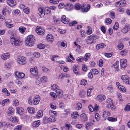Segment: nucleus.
<instances>
[{"instance_id":"f257e3e1","label":"nucleus","mask_w":130,"mask_h":130,"mask_svg":"<svg viewBox=\"0 0 130 130\" xmlns=\"http://www.w3.org/2000/svg\"><path fill=\"white\" fill-rule=\"evenodd\" d=\"M35 42V38L33 35L28 36L25 39V42L26 45L28 46L31 47L33 46Z\"/></svg>"},{"instance_id":"f03ea898","label":"nucleus","mask_w":130,"mask_h":130,"mask_svg":"<svg viewBox=\"0 0 130 130\" xmlns=\"http://www.w3.org/2000/svg\"><path fill=\"white\" fill-rule=\"evenodd\" d=\"M87 7H85L84 6V5H81L78 3H77L75 5V9L77 10H80L81 11L83 12H87L89 10L90 6L88 4L87 5Z\"/></svg>"},{"instance_id":"7ed1b4c3","label":"nucleus","mask_w":130,"mask_h":130,"mask_svg":"<svg viewBox=\"0 0 130 130\" xmlns=\"http://www.w3.org/2000/svg\"><path fill=\"white\" fill-rule=\"evenodd\" d=\"M98 38V36H97L94 34H92L87 37V38L86 40V41L87 44L90 45L94 42V40Z\"/></svg>"},{"instance_id":"20e7f679","label":"nucleus","mask_w":130,"mask_h":130,"mask_svg":"<svg viewBox=\"0 0 130 130\" xmlns=\"http://www.w3.org/2000/svg\"><path fill=\"white\" fill-rule=\"evenodd\" d=\"M10 40L11 44L13 46H19L20 45L19 39L15 38L13 35H12L11 36Z\"/></svg>"},{"instance_id":"39448f33","label":"nucleus","mask_w":130,"mask_h":130,"mask_svg":"<svg viewBox=\"0 0 130 130\" xmlns=\"http://www.w3.org/2000/svg\"><path fill=\"white\" fill-rule=\"evenodd\" d=\"M56 120V118L54 117L51 116L49 118L46 117H44L43 120V122L44 124H46L50 122H54Z\"/></svg>"},{"instance_id":"423d86ee","label":"nucleus","mask_w":130,"mask_h":130,"mask_svg":"<svg viewBox=\"0 0 130 130\" xmlns=\"http://www.w3.org/2000/svg\"><path fill=\"white\" fill-rule=\"evenodd\" d=\"M26 58L24 56H20L17 59L18 63L20 64L24 65L26 63Z\"/></svg>"},{"instance_id":"0eeeda50","label":"nucleus","mask_w":130,"mask_h":130,"mask_svg":"<svg viewBox=\"0 0 130 130\" xmlns=\"http://www.w3.org/2000/svg\"><path fill=\"white\" fill-rule=\"evenodd\" d=\"M36 31L38 35H43L45 32L43 28L40 26L37 27Z\"/></svg>"},{"instance_id":"6e6552de","label":"nucleus","mask_w":130,"mask_h":130,"mask_svg":"<svg viewBox=\"0 0 130 130\" xmlns=\"http://www.w3.org/2000/svg\"><path fill=\"white\" fill-rule=\"evenodd\" d=\"M73 5L70 3H67L65 5L64 9L67 11L72 10L73 9Z\"/></svg>"},{"instance_id":"1a4fd4ad","label":"nucleus","mask_w":130,"mask_h":130,"mask_svg":"<svg viewBox=\"0 0 130 130\" xmlns=\"http://www.w3.org/2000/svg\"><path fill=\"white\" fill-rule=\"evenodd\" d=\"M40 100V98L39 96L37 95L35 96L33 100V104L35 105L39 103Z\"/></svg>"},{"instance_id":"9d476101","label":"nucleus","mask_w":130,"mask_h":130,"mask_svg":"<svg viewBox=\"0 0 130 130\" xmlns=\"http://www.w3.org/2000/svg\"><path fill=\"white\" fill-rule=\"evenodd\" d=\"M30 71L31 74L33 76H37L38 74V70L36 67H35L34 68H31Z\"/></svg>"},{"instance_id":"9b49d317","label":"nucleus","mask_w":130,"mask_h":130,"mask_svg":"<svg viewBox=\"0 0 130 130\" xmlns=\"http://www.w3.org/2000/svg\"><path fill=\"white\" fill-rule=\"evenodd\" d=\"M72 70L75 74L77 75H80L79 73L78 72L79 68L78 66L75 65H74L72 67Z\"/></svg>"},{"instance_id":"f8f14e48","label":"nucleus","mask_w":130,"mask_h":130,"mask_svg":"<svg viewBox=\"0 0 130 130\" xmlns=\"http://www.w3.org/2000/svg\"><path fill=\"white\" fill-rule=\"evenodd\" d=\"M7 3L8 5L11 7L15 6L16 4L15 0H7Z\"/></svg>"},{"instance_id":"ddd939ff","label":"nucleus","mask_w":130,"mask_h":130,"mask_svg":"<svg viewBox=\"0 0 130 130\" xmlns=\"http://www.w3.org/2000/svg\"><path fill=\"white\" fill-rule=\"evenodd\" d=\"M121 0L119 2H117L115 3V5L117 7H121L122 6V5L121 3ZM117 11L120 12H122V8L120 7L117 10Z\"/></svg>"},{"instance_id":"4468645a","label":"nucleus","mask_w":130,"mask_h":130,"mask_svg":"<svg viewBox=\"0 0 130 130\" xmlns=\"http://www.w3.org/2000/svg\"><path fill=\"white\" fill-rule=\"evenodd\" d=\"M61 21L63 23L66 24H68L69 22V19L66 18V16L64 15L62 16L61 18Z\"/></svg>"},{"instance_id":"2eb2a0df","label":"nucleus","mask_w":130,"mask_h":130,"mask_svg":"<svg viewBox=\"0 0 130 130\" xmlns=\"http://www.w3.org/2000/svg\"><path fill=\"white\" fill-rule=\"evenodd\" d=\"M16 112L20 115H22L24 112V109L22 107H16Z\"/></svg>"},{"instance_id":"dca6fc26","label":"nucleus","mask_w":130,"mask_h":130,"mask_svg":"<svg viewBox=\"0 0 130 130\" xmlns=\"http://www.w3.org/2000/svg\"><path fill=\"white\" fill-rule=\"evenodd\" d=\"M10 56V54L9 53H5L2 54L1 58L2 59L6 60L8 59Z\"/></svg>"},{"instance_id":"f3484780","label":"nucleus","mask_w":130,"mask_h":130,"mask_svg":"<svg viewBox=\"0 0 130 130\" xmlns=\"http://www.w3.org/2000/svg\"><path fill=\"white\" fill-rule=\"evenodd\" d=\"M16 76L19 78L22 79L25 76V74L22 72H20L17 71L15 73Z\"/></svg>"},{"instance_id":"a211bd4d","label":"nucleus","mask_w":130,"mask_h":130,"mask_svg":"<svg viewBox=\"0 0 130 130\" xmlns=\"http://www.w3.org/2000/svg\"><path fill=\"white\" fill-rule=\"evenodd\" d=\"M56 92L57 96L59 98H61L63 96V92L62 91L58 89L56 90Z\"/></svg>"},{"instance_id":"6ab92c4d","label":"nucleus","mask_w":130,"mask_h":130,"mask_svg":"<svg viewBox=\"0 0 130 130\" xmlns=\"http://www.w3.org/2000/svg\"><path fill=\"white\" fill-rule=\"evenodd\" d=\"M46 39L48 41L51 42H52L54 40V37L51 34H48L47 35L46 37Z\"/></svg>"},{"instance_id":"aec40b11","label":"nucleus","mask_w":130,"mask_h":130,"mask_svg":"<svg viewBox=\"0 0 130 130\" xmlns=\"http://www.w3.org/2000/svg\"><path fill=\"white\" fill-rule=\"evenodd\" d=\"M39 12L38 14L41 17H43L44 15L43 9L41 7H39L38 9Z\"/></svg>"},{"instance_id":"412c9836","label":"nucleus","mask_w":130,"mask_h":130,"mask_svg":"<svg viewBox=\"0 0 130 130\" xmlns=\"http://www.w3.org/2000/svg\"><path fill=\"white\" fill-rule=\"evenodd\" d=\"M106 99L105 96L104 95H100L97 97V100L99 102H102Z\"/></svg>"},{"instance_id":"4be33fe9","label":"nucleus","mask_w":130,"mask_h":130,"mask_svg":"<svg viewBox=\"0 0 130 130\" xmlns=\"http://www.w3.org/2000/svg\"><path fill=\"white\" fill-rule=\"evenodd\" d=\"M7 123L5 122H0V128H5L3 129V130H5L7 128Z\"/></svg>"},{"instance_id":"5701e85b","label":"nucleus","mask_w":130,"mask_h":130,"mask_svg":"<svg viewBox=\"0 0 130 130\" xmlns=\"http://www.w3.org/2000/svg\"><path fill=\"white\" fill-rule=\"evenodd\" d=\"M58 77L59 78L62 79L65 77H69L70 75L69 74L63 73L59 74Z\"/></svg>"},{"instance_id":"b1692460","label":"nucleus","mask_w":130,"mask_h":130,"mask_svg":"<svg viewBox=\"0 0 130 130\" xmlns=\"http://www.w3.org/2000/svg\"><path fill=\"white\" fill-rule=\"evenodd\" d=\"M26 29V28L25 27L21 26L19 27L18 30L20 33L22 34H24Z\"/></svg>"},{"instance_id":"393cba45","label":"nucleus","mask_w":130,"mask_h":130,"mask_svg":"<svg viewBox=\"0 0 130 130\" xmlns=\"http://www.w3.org/2000/svg\"><path fill=\"white\" fill-rule=\"evenodd\" d=\"M106 46L105 45L104 43H102L101 44H98L96 46V49L99 50L100 48H102Z\"/></svg>"},{"instance_id":"a878e982","label":"nucleus","mask_w":130,"mask_h":130,"mask_svg":"<svg viewBox=\"0 0 130 130\" xmlns=\"http://www.w3.org/2000/svg\"><path fill=\"white\" fill-rule=\"evenodd\" d=\"M10 121L13 123L17 122L18 120L15 116H11L9 119Z\"/></svg>"},{"instance_id":"bb28decb","label":"nucleus","mask_w":130,"mask_h":130,"mask_svg":"<svg viewBox=\"0 0 130 130\" xmlns=\"http://www.w3.org/2000/svg\"><path fill=\"white\" fill-rule=\"evenodd\" d=\"M93 123L91 122H87L85 124V126L86 129L87 130L89 129L93 125Z\"/></svg>"},{"instance_id":"cd10ccee","label":"nucleus","mask_w":130,"mask_h":130,"mask_svg":"<svg viewBox=\"0 0 130 130\" xmlns=\"http://www.w3.org/2000/svg\"><path fill=\"white\" fill-rule=\"evenodd\" d=\"M110 113L107 111H104L103 113V117L104 118H105L110 115Z\"/></svg>"},{"instance_id":"c85d7f7f","label":"nucleus","mask_w":130,"mask_h":130,"mask_svg":"<svg viewBox=\"0 0 130 130\" xmlns=\"http://www.w3.org/2000/svg\"><path fill=\"white\" fill-rule=\"evenodd\" d=\"M91 56L90 54L89 53H86L84 55V60L85 62L87 61L89 59Z\"/></svg>"},{"instance_id":"c756f323","label":"nucleus","mask_w":130,"mask_h":130,"mask_svg":"<svg viewBox=\"0 0 130 130\" xmlns=\"http://www.w3.org/2000/svg\"><path fill=\"white\" fill-rule=\"evenodd\" d=\"M40 121L39 120L34 122L33 124V126L34 127H37L40 124Z\"/></svg>"},{"instance_id":"7c9ffc66","label":"nucleus","mask_w":130,"mask_h":130,"mask_svg":"<svg viewBox=\"0 0 130 130\" xmlns=\"http://www.w3.org/2000/svg\"><path fill=\"white\" fill-rule=\"evenodd\" d=\"M80 117L82 120L84 121H86L87 120V117L86 114L84 113H83L80 115Z\"/></svg>"},{"instance_id":"2f4dec72","label":"nucleus","mask_w":130,"mask_h":130,"mask_svg":"<svg viewBox=\"0 0 130 130\" xmlns=\"http://www.w3.org/2000/svg\"><path fill=\"white\" fill-rule=\"evenodd\" d=\"M127 64V60L126 59H122V68H125Z\"/></svg>"},{"instance_id":"473e14b6","label":"nucleus","mask_w":130,"mask_h":130,"mask_svg":"<svg viewBox=\"0 0 130 130\" xmlns=\"http://www.w3.org/2000/svg\"><path fill=\"white\" fill-rule=\"evenodd\" d=\"M14 109L12 107H9L8 109V115H12L13 113Z\"/></svg>"},{"instance_id":"72a5a7b5","label":"nucleus","mask_w":130,"mask_h":130,"mask_svg":"<svg viewBox=\"0 0 130 130\" xmlns=\"http://www.w3.org/2000/svg\"><path fill=\"white\" fill-rule=\"evenodd\" d=\"M88 29L86 31V34L87 35H89L92 34V31L91 27L90 26H88L87 27Z\"/></svg>"},{"instance_id":"f704fd0d","label":"nucleus","mask_w":130,"mask_h":130,"mask_svg":"<svg viewBox=\"0 0 130 130\" xmlns=\"http://www.w3.org/2000/svg\"><path fill=\"white\" fill-rule=\"evenodd\" d=\"M51 12V9L49 7H47L45 8L44 10V14H49Z\"/></svg>"},{"instance_id":"c9c22d12","label":"nucleus","mask_w":130,"mask_h":130,"mask_svg":"<svg viewBox=\"0 0 130 130\" xmlns=\"http://www.w3.org/2000/svg\"><path fill=\"white\" fill-rule=\"evenodd\" d=\"M90 71L94 75L97 74L99 73L98 70L96 69H92Z\"/></svg>"},{"instance_id":"e433bc0d","label":"nucleus","mask_w":130,"mask_h":130,"mask_svg":"<svg viewBox=\"0 0 130 130\" xmlns=\"http://www.w3.org/2000/svg\"><path fill=\"white\" fill-rule=\"evenodd\" d=\"M130 78L127 75H122V80L124 81L125 80L126 81H129Z\"/></svg>"},{"instance_id":"4c0bfd02","label":"nucleus","mask_w":130,"mask_h":130,"mask_svg":"<svg viewBox=\"0 0 130 130\" xmlns=\"http://www.w3.org/2000/svg\"><path fill=\"white\" fill-rule=\"evenodd\" d=\"M51 88L53 90H54L56 91V90L57 89L59 88L58 86L56 84H54L51 85Z\"/></svg>"},{"instance_id":"58836bf2","label":"nucleus","mask_w":130,"mask_h":130,"mask_svg":"<svg viewBox=\"0 0 130 130\" xmlns=\"http://www.w3.org/2000/svg\"><path fill=\"white\" fill-rule=\"evenodd\" d=\"M124 110L126 111H130V103H128L126 105L124 108Z\"/></svg>"},{"instance_id":"ea45409f","label":"nucleus","mask_w":130,"mask_h":130,"mask_svg":"<svg viewBox=\"0 0 130 130\" xmlns=\"http://www.w3.org/2000/svg\"><path fill=\"white\" fill-rule=\"evenodd\" d=\"M110 104H108L106 106L107 108L111 107V108H115L116 107L113 104V102H111V103H109Z\"/></svg>"},{"instance_id":"a19ab883","label":"nucleus","mask_w":130,"mask_h":130,"mask_svg":"<svg viewBox=\"0 0 130 130\" xmlns=\"http://www.w3.org/2000/svg\"><path fill=\"white\" fill-rule=\"evenodd\" d=\"M9 10L6 8H5L3 9L2 13L3 15L5 16L6 15V12H9Z\"/></svg>"},{"instance_id":"79ce46f5","label":"nucleus","mask_w":130,"mask_h":130,"mask_svg":"<svg viewBox=\"0 0 130 130\" xmlns=\"http://www.w3.org/2000/svg\"><path fill=\"white\" fill-rule=\"evenodd\" d=\"M77 24V22L74 20L69 23V25L70 26H74L75 24Z\"/></svg>"},{"instance_id":"37998d69","label":"nucleus","mask_w":130,"mask_h":130,"mask_svg":"<svg viewBox=\"0 0 130 130\" xmlns=\"http://www.w3.org/2000/svg\"><path fill=\"white\" fill-rule=\"evenodd\" d=\"M6 26L8 28H11L13 27V26L14 25L13 24H10L8 22V21H5V23Z\"/></svg>"},{"instance_id":"c03bdc74","label":"nucleus","mask_w":130,"mask_h":130,"mask_svg":"<svg viewBox=\"0 0 130 130\" xmlns=\"http://www.w3.org/2000/svg\"><path fill=\"white\" fill-rule=\"evenodd\" d=\"M112 21L109 18L106 19L105 20V22L108 24H110L112 23Z\"/></svg>"},{"instance_id":"a18cd8bd","label":"nucleus","mask_w":130,"mask_h":130,"mask_svg":"<svg viewBox=\"0 0 130 130\" xmlns=\"http://www.w3.org/2000/svg\"><path fill=\"white\" fill-rule=\"evenodd\" d=\"M27 109L29 112L30 113H33L34 112V108L31 107H29L27 108Z\"/></svg>"},{"instance_id":"49530a36","label":"nucleus","mask_w":130,"mask_h":130,"mask_svg":"<svg viewBox=\"0 0 130 130\" xmlns=\"http://www.w3.org/2000/svg\"><path fill=\"white\" fill-rule=\"evenodd\" d=\"M107 120L110 121L115 122L117 121V118H116L113 117H109L107 118Z\"/></svg>"},{"instance_id":"de8ad7c7","label":"nucleus","mask_w":130,"mask_h":130,"mask_svg":"<svg viewBox=\"0 0 130 130\" xmlns=\"http://www.w3.org/2000/svg\"><path fill=\"white\" fill-rule=\"evenodd\" d=\"M49 113L50 115L52 116H53L54 117V115L55 116H56L57 115V113L55 111H54L52 110H50L49 111Z\"/></svg>"},{"instance_id":"09e8293b","label":"nucleus","mask_w":130,"mask_h":130,"mask_svg":"<svg viewBox=\"0 0 130 130\" xmlns=\"http://www.w3.org/2000/svg\"><path fill=\"white\" fill-rule=\"evenodd\" d=\"M76 109L77 110L80 109L82 107V105L80 103H78L76 104Z\"/></svg>"},{"instance_id":"8fccbe9b","label":"nucleus","mask_w":130,"mask_h":130,"mask_svg":"<svg viewBox=\"0 0 130 130\" xmlns=\"http://www.w3.org/2000/svg\"><path fill=\"white\" fill-rule=\"evenodd\" d=\"M37 47L40 49H42L45 48V46L43 44L40 43L37 46Z\"/></svg>"},{"instance_id":"3c124183","label":"nucleus","mask_w":130,"mask_h":130,"mask_svg":"<svg viewBox=\"0 0 130 130\" xmlns=\"http://www.w3.org/2000/svg\"><path fill=\"white\" fill-rule=\"evenodd\" d=\"M23 10L24 13L26 14H28L30 12V10L29 8H25Z\"/></svg>"},{"instance_id":"603ef678","label":"nucleus","mask_w":130,"mask_h":130,"mask_svg":"<svg viewBox=\"0 0 130 130\" xmlns=\"http://www.w3.org/2000/svg\"><path fill=\"white\" fill-rule=\"evenodd\" d=\"M82 70L85 72H86L88 70L87 66L84 64H83L82 66Z\"/></svg>"},{"instance_id":"864d4df0","label":"nucleus","mask_w":130,"mask_h":130,"mask_svg":"<svg viewBox=\"0 0 130 130\" xmlns=\"http://www.w3.org/2000/svg\"><path fill=\"white\" fill-rule=\"evenodd\" d=\"M43 115V112L41 110H40L38 111L37 113V116L38 117H40Z\"/></svg>"},{"instance_id":"5fc2aeb1","label":"nucleus","mask_w":130,"mask_h":130,"mask_svg":"<svg viewBox=\"0 0 130 130\" xmlns=\"http://www.w3.org/2000/svg\"><path fill=\"white\" fill-rule=\"evenodd\" d=\"M110 17L112 19H114L115 17V12L114 11H111L110 12Z\"/></svg>"},{"instance_id":"6e6d98bb","label":"nucleus","mask_w":130,"mask_h":130,"mask_svg":"<svg viewBox=\"0 0 130 130\" xmlns=\"http://www.w3.org/2000/svg\"><path fill=\"white\" fill-rule=\"evenodd\" d=\"M113 54V52H112L110 53H105L104 55L106 57L108 58H109L111 57Z\"/></svg>"},{"instance_id":"4d7b16f0","label":"nucleus","mask_w":130,"mask_h":130,"mask_svg":"<svg viewBox=\"0 0 130 130\" xmlns=\"http://www.w3.org/2000/svg\"><path fill=\"white\" fill-rule=\"evenodd\" d=\"M9 101V100L8 99L4 100L2 102V105L4 106L6 103H7Z\"/></svg>"},{"instance_id":"13d9d810","label":"nucleus","mask_w":130,"mask_h":130,"mask_svg":"<svg viewBox=\"0 0 130 130\" xmlns=\"http://www.w3.org/2000/svg\"><path fill=\"white\" fill-rule=\"evenodd\" d=\"M119 27V25L118 22H116L113 28L114 29L116 30H117Z\"/></svg>"},{"instance_id":"bf43d9fd","label":"nucleus","mask_w":130,"mask_h":130,"mask_svg":"<svg viewBox=\"0 0 130 130\" xmlns=\"http://www.w3.org/2000/svg\"><path fill=\"white\" fill-rule=\"evenodd\" d=\"M101 29L102 32L104 33L105 34L106 31V30L105 27L103 26H101Z\"/></svg>"},{"instance_id":"052dcab7","label":"nucleus","mask_w":130,"mask_h":130,"mask_svg":"<svg viewBox=\"0 0 130 130\" xmlns=\"http://www.w3.org/2000/svg\"><path fill=\"white\" fill-rule=\"evenodd\" d=\"M85 94V92L84 91L82 90L80 91L79 95L81 97H83L84 96Z\"/></svg>"},{"instance_id":"680f3d73","label":"nucleus","mask_w":130,"mask_h":130,"mask_svg":"<svg viewBox=\"0 0 130 130\" xmlns=\"http://www.w3.org/2000/svg\"><path fill=\"white\" fill-rule=\"evenodd\" d=\"M54 22L55 23H57V22L60 21V19L59 18L57 19L55 17L53 18Z\"/></svg>"},{"instance_id":"e2e57ef3","label":"nucleus","mask_w":130,"mask_h":130,"mask_svg":"<svg viewBox=\"0 0 130 130\" xmlns=\"http://www.w3.org/2000/svg\"><path fill=\"white\" fill-rule=\"evenodd\" d=\"M19 104L18 101L17 100H14L13 101V105L16 106L18 105Z\"/></svg>"},{"instance_id":"0e129e2a","label":"nucleus","mask_w":130,"mask_h":130,"mask_svg":"<svg viewBox=\"0 0 130 130\" xmlns=\"http://www.w3.org/2000/svg\"><path fill=\"white\" fill-rule=\"evenodd\" d=\"M78 113L77 112H73L72 114H71V117L74 118V117H76L78 115Z\"/></svg>"},{"instance_id":"69168bd1","label":"nucleus","mask_w":130,"mask_h":130,"mask_svg":"<svg viewBox=\"0 0 130 130\" xmlns=\"http://www.w3.org/2000/svg\"><path fill=\"white\" fill-rule=\"evenodd\" d=\"M84 59V58L83 57L80 56L77 58V59H76V60L77 61L81 62Z\"/></svg>"},{"instance_id":"338daca9","label":"nucleus","mask_w":130,"mask_h":130,"mask_svg":"<svg viewBox=\"0 0 130 130\" xmlns=\"http://www.w3.org/2000/svg\"><path fill=\"white\" fill-rule=\"evenodd\" d=\"M88 77L90 79H92L93 77L92 73L90 71L88 74Z\"/></svg>"},{"instance_id":"774afa93","label":"nucleus","mask_w":130,"mask_h":130,"mask_svg":"<svg viewBox=\"0 0 130 130\" xmlns=\"http://www.w3.org/2000/svg\"><path fill=\"white\" fill-rule=\"evenodd\" d=\"M22 127V126L21 125H17L16 126L14 130H21Z\"/></svg>"}]
</instances>
